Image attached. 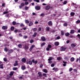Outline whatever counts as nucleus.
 <instances>
[{"mask_svg":"<svg viewBox=\"0 0 80 80\" xmlns=\"http://www.w3.org/2000/svg\"><path fill=\"white\" fill-rule=\"evenodd\" d=\"M30 43H33V40H30Z\"/></svg>","mask_w":80,"mask_h":80,"instance_id":"49530a36","label":"nucleus"},{"mask_svg":"<svg viewBox=\"0 0 80 80\" xmlns=\"http://www.w3.org/2000/svg\"><path fill=\"white\" fill-rule=\"evenodd\" d=\"M43 71L44 72H45V73H47V72H48V71H47V69H43Z\"/></svg>","mask_w":80,"mask_h":80,"instance_id":"412c9836","label":"nucleus"},{"mask_svg":"<svg viewBox=\"0 0 80 80\" xmlns=\"http://www.w3.org/2000/svg\"><path fill=\"white\" fill-rule=\"evenodd\" d=\"M48 25H49V26H51L52 25V21H50L48 22Z\"/></svg>","mask_w":80,"mask_h":80,"instance_id":"1a4fd4ad","label":"nucleus"},{"mask_svg":"<svg viewBox=\"0 0 80 80\" xmlns=\"http://www.w3.org/2000/svg\"><path fill=\"white\" fill-rule=\"evenodd\" d=\"M18 47L19 48H22V45L19 44L18 45Z\"/></svg>","mask_w":80,"mask_h":80,"instance_id":"37998d69","label":"nucleus"},{"mask_svg":"<svg viewBox=\"0 0 80 80\" xmlns=\"http://www.w3.org/2000/svg\"><path fill=\"white\" fill-rule=\"evenodd\" d=\"M8 13V12H3V14H6Z\"/></svg>","mask_w":80,"mask_h":80,"instance_id":"680f3d73","label":"nucleus"},{"mask_svg":"<svg viewBox=\"0 0 80 80\" xmlns=\"http://www.w3.org/2000/svg\"><path fill=\"white\" fill-rule=\"evenodd\" d=\"M35 8L36 10H38L40 9V7L38 6H37L35 7Z\"/></svg>","mask_w":80,"mask_h":80,"instance_id":"7ed1b4c3","label":"nucleus"},{"mask_svg":"<svg viewBox=\"0 0 80 80\" xmlns=\"http://www.w3.org/2000/svg\"><path fill=\"white\" fill-rule=\"evenodd\" d=\"M43 76H45V77H47V74H46V73H43Z\"/></svg>","mask_w":80,"mask_h":80,"instance_id":"8fccbe9b","label":"nucleus"},{"mask_svg":"<svg viewBox=\"0 0 80 80\" xmlns=\"http://www.w3.org/2000/svg\"><path fill=\"white\" fill-rule=\"evenodd\" d=\"M52 59H54L53 58H52V57H49V59H48V61H50L51 60H52Z\"/></svg>","mask_w":80,"mask_h":80,"instance_id":"5701e85b","label":"nucleus"},{"mask_svg":"<svg viewBox=\"0 0 80 80\" xmlns=\"http://www.w3.org/2000/svg\"><path fill=\"white\" fill-rule=\"evenodd\" d=\"M49 63H52V62L51 61H49L48 62Z\"/></svg>","mask_w":80,"mask_h":80,"instance_id":"69168bd1","label":"nucleus"},{"mask_svg":"<svg viewBox=\"0 0 80 80\" xmlns=\"http://www.w3.org/2000/svg\"><path fill=\"white\" fill-rule=\"evenodd\" d=\"M60 36H58L56 38H55V39L56 40H58L60 39Z\"/></svg>","mask_w":80,"mask_h":80,"instance_id":"7c9ffc66","label":"nucleus"},{"mask_svg":"<svg viewBox=\"0 0 80 80\" xmlns=\"http://www.w3.org/2000/svg\"><path fill=\"white\" fill-rule=\"evenodd\" d=\"M0 68H2V69H3V67L2 64L0 65Z\"/></svg>","mask_w":80,"mask_h":80,"instance_id":"c85d7f7f","label":"nucleus"},{"mask_svg":"<svg viewBox=\"0 0 80 80\" xmlns=\"http://www.w3.org/2000/svg\"><path fill=\"white\" fill-rule=\"evenodd\" d=\"M37 30V28H34L33 29V32H35Z\"/></svg>","mask_w":80,"mask_h":80,"instance_id":"09e8293b","label":"nucleus"},{"mask_svg":"<svg viewBox=\"0 0 80 80\" xmlns=\"http://www.w3.org/2000/svg\"><path fill=\"white\" fill-rule=\"evenodd\" d=\"M73 70V68H69V72H71V71H72V70Z\"/></svg>","mask_w":80,"mask_h":80,"instance_id":"72a5a7b5","label":"nucleus"},{"mask_svg":"<svg viewBox=\"0 0 80 80\" xmlns=\"http://www.w3.org/2000/svg\"><path fill=\"white\" fill-rule=\"evenodd\" d=\"M67 48L62 47L61 48L60 50L61 51H65V50Z\"/></svg>","mask_w":80,"mask_h":80,"instance_id":"f257e3e1","label":"nucleus"},{"mask_svg":"<svg viewBox=\"0 0 80 80\" xmlns=\"http://www.w3.org/2000/svg\"><path fill=\"white\" fill-rule=\"evenodd\" d=\"M71 45L72 47H76V45H75V44L72 43L71 44Z\"/></svg>","mask_w":80,"mask_h":80,"instance_id":"4be33fe9","label":"nucleus"},{"mask_svg":"<svg viewBox=\"0 0 80 80\" xmlns=\"http://www.w3.org/2000/svg\"><path fill=\"white\" fill-rule=\"evenodd\" d=\"M25 49H28V47L27 46H25Z\"/></svg>","mask_w":80,"mask_h":80,"instance_id":"de8ad7c7","label":"nucleus"},{"mask_svg":"<svg viewBox=\"0 0 80 80\" xmlns=\"http://www.w3.org/2000/svg\"><path fill=\"white\" fill-rule=\"evenodd\" d=\"M46 49L47 51H49V50H50V48L48 47Z\"/></svg>","mask_w":80,"mask_h":80,"instance_id":"3c124183","label":"nucleus"},{"mask_svg":"<svg viewBox=\"0 0 80 80\" xmlns=\"http://www.w3.org/2000/svg\"><path fill=\"white\" fill-rule=\"evenodd\" d=\"M52 70H54V71H55V72H57V71H58V68H54Z\"/></svg>","mask_w":80,"mask_h":80,"instance_id":"4468645a","label":"nucleus"},{"mask_svg":"<svg viewBox=\"0 0 80 80\" xmlns=\"http://www.w3.org/2000/svg\"><path fill=\"white\" fill-rule=\"evenodd\" d=\"M12 24L13 25H15V24H16V22H12Z\"/></svg>","mask_w":80,"mask_h":80,"instance_id":"c03bdc74","label":"nucleus"},{"mask_svg":"<svg viewBox=\"0 0 80 80\" xmlns=\"http://www.w3.org/2000/svg\"><path fill=\"white\" fill-rule=\"evenodd\" d=\"M24 38H27V36H25L24 37Z\"/></svg>","mask_w":80,"mask_h":80,"instance_id":"338daca9","label":"nucleus"},{"mask_svg":"<svg viewBox=\"0 0 80 80\" xmlns=\"http://www.w3.org/2000/svg\"><path fill=\"white\" fill-rule=\"evenodd\" d=\"M35 47L34 45H32L31 47L29 49V50L30 51H31L32 50V49H33V48H34V47Z\"/></svg>","mask_w":80,"mask_h":80,"instance_id":"39448f33","label":"nucleus"},{"mask_svg":"<svg viewBox=\"0 0 80 80\" xmlns=\"http://www.w3.org/2000/svg\"><path fill=\"white\" fill-rule=\"evenodd\" d=\"M4 51H5V52H7L8 51V49L7 48H4Z\"/></svg>","mask_w":80,"mask_h":80,"instance_id":"79ce46f5","label":"nucleus"},{"mask_svg":"<svg viewBox=\"0 0 80 80\" xmlns=\"http://www.w3.org/2000/svg\"><path fill=\"white\" fill-rule=\"evenodd\" d=\"M3 60L5 62H6L7 61V59L6 58H3Z\"/></svg>","mask_w":80,"mask_h":80,"instance_id":"4d7b16f0","label":"nucleus"},{"mask_svg":"<svg viewBox=\"0 0 80 80\" xmlns=\"http://www.w3.org/2000/svg\"><path fill=\"white\" fill-rule=\"evenodd\" d=\"M41 16H42V17H44V13H42L41 15Z\"/></svg>","mask_w":80,"mask_h":80,"instance_id":"052dcab7","label":"nucleus"},{"mask_svg":"<svg viewBox=\"0 0 80 80\" xmlns=\"http://www.w3.org/2000/svg\"><path fill=\"white\" fill-rule=\"evenodd\" d=\"M37 35V33L35 32L34 34L32 35V37H35Z\"/></svg>","mask_w":80,"mask_h":80,"instance_id":"cd10ccee","label":"nucleus"},{"mask_svg":"<svg viewBox=\"0 0 80 80\" xmlns=\"http://www.w3.org/2000/svg\"><path fill=\"white\" fill-rule=\"evenodd\" d=\"M59 45V42H55V45L56 46H58V45Z\"/></svg>","mask_w":80,"mask_h":80,"instance_id":"aec40b11","label":"nucleus"},{"mask_svg":"<svg viewBox=\"0 0 80 80\" xmlns=\"http://www.w3.org/2000/svg\"><path fill=\"white\" fill-rule=\"evenodd\" d=\"M35 2H39V0H34Z\"/></svg>","mask_w":80,"mask_h":80,"instance_id":"bf43d9fd","label":"nucleus"},{"mask_svg":"<svg viewBox=\"0 0 80 80\" xmlns=\"http://www.w3.org/2000/svg\"><path fill=\"white\" fill-rule=\"evenodd\" d=\"M21 68L22 70H25V69L26 68L24 66H22V67Z\"/></svg>","mask_w":80,"mask_h":80,"instance_id":"b1692460","label":"nucleus"},{"mask_svg":"<svg viewBox=\"0 0 80 80\" xmlns=\"http://www.w3.org/2000/svg\"><path fill=\"white\" fill-rule=\"evenodd\" d=\"M18 62V61H15V63H14V66L15 67V66H17V65H18V63H17Z\"/></svg>","mask_w":80,"mask_h":80,"instance_id":"9b49d317","label":"nucleus"},{"mask_svg":"<svg viewBox=\"0 0 80 80\" xmlns=\"http://www.w3.org/2000/svg\"><path fill=\"white\" fill-rule=\"evenodd\" d=\"M48 48H52V46L50 45H48Z\"/></svg>","mask_w":80,"mask_h":80,"instance_id":"e433bc0d","label":"nucleus"},{"mask_svg":"<svg viewBox=\"0 0 80 80\" xmlns=\"http://www.w3.org/2000/svg\"><path fill=\"white\" fill-rule=\"evenodd\" d=\"M74 71L75 72H77V69H74Z\"/></svg>","mask_w":80,"mask_h":80,"instance_id":"13d9d810","label":"nucleus"},{"mask_svg":"<svg viewBox=\"0 0 80 80\" xmlns=\"http://www.w3.org/2000/svg\"><path fill=\"white\" fill-rule=\"evenodd\" d=\"M41 40L42 41H45V40H46V39L45 37H41Z\"/></svg>","mask_w":80,"mask_h":80,"instance_id":"20e7f679","label":"nucleus"},{"mask_svg":"<svg viewBox=\"0 0 80 80\" xmlns=\"http://www.w3.org/2000/svg\"><path fill=\"white\" fill-rule=\"evenodd\" d=\"M78 33H80V29H79V30L78 31Z\"/></svg>","mask_w":80,"mask_h":80,"instance_id":"774afa93","label":"nucleus"},{"mask_svg":"<svg viewBox=\"0 0 80 80\" xmlns=\"http://www.w3.org/2000/svg\"><path fill=\"white\" fill-rule=\"evenodd\" d=\"M67 23H65L63 24V25L64 26H65V27H67Z\"/></svg>","mask_w":80,"mask_h":80,"instance_id":"ea45409f","label":"nucleus"},{"mask_svg":"<svg viewBox=\"0 0 80 80\" xmlns=\"http://www.w3.org/2000/svg\"><path fill=\"white\" fill-rule=\"evenodd\" d=\"M27 64H29V65L32 64V61H29L27 62Z\"/></svg>","mask_w":80,"mask_h":80,"instance_id":"f03ea898","label":"nucleus"},{"mask_svg":"<svg viewBox=\"0 0 80 80\" xmlns=\"http://www.w3.org/2000/svg\"><path fill=\"white\" fill-rule=\"evenodd\" d=\"M71 16V17H73L75 15V13L74 12H71L70 13Z\"/></svg>","mask_w":80,"mask_h":80,"instance_id":"9d476101","label":"nucleus"},{"mask_svg":"<svg viewBox=\"0 0 80 80\" xmlns=\"http://www.w3.org/2000/svg\"><path fill=\"white\" fill-rule=\"evenodd\" d=\"M13 70H17V68H13Z\"/></svg>","mask_w":80,"mask_h":80,"instance_id":"c9c22d12","label":"nucleus"},{"mask_svg":"<svg viewBox=\"0 0 80 80\" xmlns=\"http://www.w3.org/2000/svg\"><path fill=\"white\" fill-rule=\"evenodd\" d=\"M38 75H39V77H40V72H38Z\"/></svg>","mask_w":80,"mask_h":80,"instance_id":"e2e57ef3","label":"nucleus"},{"mask_svg":"<svg viewBox=\"0 0 80 80\" xmlns=\"http://www.w3.org/2000/svg\"><path fill=\"white\" fill-rule=\"evenodd\" d=\"M20 26L21 27H24V25H23V24H21L20 25Z\"/></svg>","mask_w":80,"mask_h":80,"instance_id":"0e129e2a","label":"nucleus"},{"mask_svg":"<svg viewBox=\"0 0 80 80\" xmlns=\"http://www.w3.org/2000/svg\"><path fill=\"white\" fill-rule=\"evenodd\" d=\"M21 5L22 7H23V6H24V5H25V4H24L23 3H21Z\"/></svg>","mask_w":80,"mask_h":80,"instance_id":"a18cd8bd","label":"nucleus"},{"mask_svg":"<svg viewBox=\"0 0 80 80\" xmlns=\"http://www.w3.org/2000/svg\"><path fill=\"white\" fill-rule=\"evenodd\" d=\"M63 63H64L63 64V66L65 67V66H66V63H67V62H65V61H63Z\"/></svg>","mask_w":80,"mask_h":80,"instance_id":"a878e982","label":"nucleus"},{"mask_svg":"<svg viewBox=\"0 0 80 80\" xmlns=\"http://www.w3.org/2000/svg\"><path fill=\"white\" fill-rule=\"evenodd\" d=\"M14 27H12L11 28V30H14Z\"/></svg>","mask_w":80,"mask_h":80,"instance_id":"a19ab883","label":"nucleus"},{"mask_svg":"<svg viewBox=\"0 0 80 80\" xmlns=\"http://www.w3.org/2000/svg\"><path fill=\"white\" fill-rule=\"evenodd\" d=\"M46 30H47V31H49V30H50V28H49V27H47L46 28Z\"/></svg>","mask_w":80,"mask_h":80,"instance_id":"393cba45","label":"nucleus"},{"mask_svg":"<svg viewBox=\"0 0 80 80\" xmlns=\"http://www.w3.org/2000/svg\"><path fill=\"white\" fill-rule=\"evenodd\" d=\"M22 62H26V59L25 58H23L22 60Z\"/></svg>","mask_w":80,"mask_h":80,"instance_id":"6ab92c4d","label":"nucleus"},{"mask_svg":"<svg viewBox=\"0 0 80 80\" xmlns=\"http://www.w3.org/2000/svg\"><path fill=\"white\" fill-rule=\"evenodd\" d=\"M29 8V7H25V9L26 10H27Z\"/></svg>","mask_w":80,"mask_h":80,"instance_id":"c756f323","label":"nucleus"},{"mask_svg":"<svg viewBox=\"0 0 80 80\" xmlns=\"http://www.w3.org/2000/svg\"><path fill=\"white\" fill-rule=\"evenodd\" d=\"M5 5V3H3L2 4V7H4Z\"/></svg>","mask_w":80,"mask_h":80,"instance_id":"5fc2aeb1","label":"nucleus"},{"mask_svg":"<svg viewBox=\"0 0 80 80\" xmlns=\"http://www.w3.org/2000/svg\"><path fill=\"white\" fill-rule=\"evenodd\" d=\"M50 7L49 6H48L45 8L46 10H48L49 9H50Z\"/></svg>","mask_w":80,"mask_h":80,"instance_id":"0eeeda50","label":"nucleus"},{"mask_svg":"<svg viewBox=\"0 0 80 80\" xmlns=\"http://www.w3.org/2000/svg\"><path fill=\"white\" fill-rule=\"evenodd\" d=\"M33 24V22H30L28 24V25L29 27H30V26H32V25Z\"/></svg>","mask_w":80,"mask_h":80,"instance_id":"2eb2a0df","label":"nucleus"},{"mask_svg":"<svg viewBox=\"0 0 80 80\" xmlns=\"http://www.w3.org/2000/svg\"><path fill=\"white\" fill-rule=\"evenodd\" d=\"M76 23L77 24H78V23H80V20H78V21H76Z\"/></svg>","mask_w":80,"mask_h":80,"instance_id":"bb28decb","label":"nucleus"},{"mask_svg":"<svg viewBox=\"0 0 80 80\" xmlns=\"http://www.w3.org/2000/svg\"><path fill=\"white\" fill-rule=\"evenodd\" d=\"M74 32H75V30H71L70 33H71V34H73Z\"/></svg>","mask_w":80,"mask_h":80,"instance_id":"423d86ee","label":"nucleus"},{"mask_svg":"<svg viewBox=\"0 0 80 80\" xmlns=\"http://www.w3.org/2000/svg\"><path fill=\"white\" fill-rule=\"evenodd\" d=\"M25 22L26 23H27V24L29 23V21L28 20H25Z\"/></svg>","mask_w":80,"mask_h":80,"instance_id":"a211bd4d","label":"nucleus"},{"mask_svg":"<svg viewBox=\"0 0 80 80\" xmlns=\"http://www.w3.org/2000/svg\"><path fill=\"white\" fill-rule=\"evenodd\" d=\"M57 60H61V58H60V57L57 58Z\"/></svg>","mask_w":80,"mask_h":80,"instance_id":"2f4dec72","label":"nucleus"},{"mask_svg":"<svg viewBox=\"0 0 80 80\" xmlns=\"http://www.w3.org/2000/svg\"><path fill=\"white\" fill-rule=\"evenodd\" d=\"M61 34L62 35H64V32H63V31H61Z\"/></svg>","mask_w":80,"mask_h":80,"instance_id":"603ef678","label":"nucleus"},{"mask_svg":"<svg viewBox=\"0 0 80 80\" xmlns=\"http://www.w3.org/2000/svg\"><path fill=\"white\" fill-rule=\"evenodd\" d=\"M70 60L71 62H73V61L75 60V58H74L72 57L71 58Z\"/></svg>","mask_w":80,"mask_h":80,"instance_id":"ddd939ff","label":"nucleus"},{"mask_svg":"<svg viewBox=\"0 0 80 80\" xmlns=\"http://www.w3.org/2000/svg\"><path fill=\"white\" fill-rule=\"evenodd\" d=\"M2 29L3 30H6L7 29V26H3L2 27Z\"/></svg>","mask_w":80,"mask_h":80,"instance_id":"f8f14e48","label":"nucleus"},{"mask_svg":"<svg viewBox=\"0 0 80 80\" xmlns=\"http://www.w3.org/2000/svg\"><path fill=\"white\" fill-rule=\"evenodd\" d=\"M45 45V42H43L41 44V47H43V45Z\"/></svg>","mask_w":80,"mask_h":80,"instance_id":"473e14b6","label":"nucleus"},{"mask_svg":"<svg viewBox=\"0 0 80 80\" xmlns=\"http://www.w3.org/2000/svg\"><path fill=\"white\" fill-rule=\"evenodd\" d=\"M14 73V72L12 71L11 72L10 74V76H12L13 75V74Z\"/></svg>","mask_w":80,"mask_h":80,"instance_id":"dca6fc26","label":"nucleus"},{"mask_svg":"<svg viewBox=\"0 0 80 80\" xmlns=\"http://www.w3.org/2000/svg\"><path fill=\"white\" fill-rule=\"evenodd\" d=\"M35 24H38V22L36 21L35 22H34Z\"/></svg>","mask_w":80,"mask_h":80,"instance_id":"58836bf2","label":"nucleus"},{"mask_svg":"<svg viewBox=\"0 0 80 80\" xmlns=\"http://www.w3.org/2000/svg\"><path fill=\"white\" fill-rule=\"evenodd\" d=\"M25 5H28V2H25Z\"/></svg>","mask_w":80,"mask_h":80,"instance_id":"864d4df0","label":"nucleus"},{"mask_svg":"<svg viewBox=\"0 0 80 80\" xmlns=\"http://www.w3.org/2000/svg\"><path fill=\"white\" fill-rule=\"evenodd\" d=\"M32 62L34 63H35V64H36V63H37V61H35L34 59L32 60Z\"/></svg>","mask_w":80,"mask_h":80,"instance_id":"6e6552de","label":"nucleus"},{"mask_svg":"<svg viewBox=\"0 0 80 80\" xmlns=\"http://www.w3.org/2000/svg\"><path fill=\"white\" fill-rule=\"evenodd\" d=\"M54 66L55 64H52L51 65V67H54Z\"/></svg>","mask_w":80,"mask_h":80,"instance_id":"6e6d98bb","label":"nucleus"},{"mask_svg":"<svg viewBox=\"0 0 80 80\" xmlns=\"http://www.w3.org/2000/svg\"><path fill=\"white\" fill-rule=\"evenodd\" d=\"M67 1H65L63 2V4L65 5V4H67Z\"/></svg>","mask_w":80,"mask_h":80,"instance_id":"4c0bfd02","label":"nucleus"},{"mask_svg":"<svg viewBox=\"0 0 80 80\" xmlns=\"http://www.w3.org/2000/svg\"><path fill=\"white\" fill-rule=\"evenodd\" d=\"M8 52L9 53H12L13 51L12 50H9Z\"/></svg>","mask_w":80,"mask_h":80,"instance_id":"f704fd0d","label":"nucleus"},{"mask_svg":"<svg viewBox=\"0 0 80 80\" xmlns=\"http://www.w3.org/2000/svg\"><path fill=\"white\" fill-rule=\"evenodd\" d=\"M65 35L66 37H68L70 35V33L68 32H67L65 34Z\"/></svg>","mask_w":80,"mask_h":80,"instance_id":"f3484780","label":"nucleus"}]
</instances>
